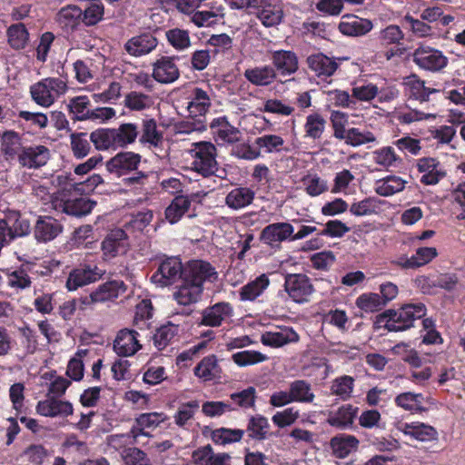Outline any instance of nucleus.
<instances>
[{
  "label": "nucleus",
  "mask_w": 465,
  "mask_h": 465,
  "mask_svg": "<svg viewBox=\"0 0 465 465\" xmlns=\"http://www.w3.org/2000/svg\"><path fill=\"white\" fill-rule=\"evenodd\" d=\"M412 61L419 68L432 73L441 71L449 63L448 57L440 50L425 45L414 50Z\"/></svg>",
  "instance_id": "0eeeda50"
},
{
  "label": "nucleus",
  "mask_w": 465,
  "mask_h": 465,
  "mask_svg": "<svg viewBox=\"0 0 465 465\" xmlns=\"http://www.w3.org/2000/svg\"><path fill=\"white\" fill-rule=\"evenodd\" d=\"M283 287L289 298L298 304L308 302L315 292L311 279L303 273L286 274Z\"/></svg>",
  "instance_id": "423d86ee"
},
{
  "label": "nucleus",
  "mask_w": 465,
  "mask_h": 465,
  "mask_svg": "<svg viewBox=\"0 0 465 465\" xmlns=\"http://www.w3.org/2000/svg\"><path fill=\"white\" fill-rule=\"evenodd\" d=\"M212 105L209 94L202 88L195 87L192 90L190 101L187 103V111L190 117H196L206 121V114Z\"/></svg>",
  "instance_id": "aec40b11"
},
{
  "label": "nucleus",
  "mask_w": 465,
  "mask_h": 465,
  "mask_svg": "<svg viewBox=\"0 0 465 465\" xmlns=\"http://www.w3.org/2000/svg\"><path fill=\"white\" fill-rule=\"evenodd\" d=\"M127 234L123 229L113 230L102 242V251L109 257H115L126 251Z\"/></svg>",
  "instance_id": "7c9ffc66"
},
{
  "label": "nucleus",
  "mask_w": 465,
  "mask_h": 465,
  "mask_svg": "<svg viewBox=\"0 0 465 465\" xmlns=\"http://www.w3.org/2000/svg\"><path fill=\"white\" fill-rule=\"evenodd\" d=\"M254 143L265 153H276L283 151L284 140L276 134H263L255 139Z\"/></svg>",
  "instance_id": "6e6d98bb"
},
{
  "label": "nucleus",
  "mask_w": 465,
  "mask_h": 465,
  "mask_svg": "<svg viewBox=\"0 0 465 465\" xmlns=\"http://www.w3.org/2000/svg\"><path fill=\"white\" fill-rule=\"evenodd\" d=\"M153 104L152 97L148 94L132 91L124 97V106L132 111H143L150 108Z\"/></svg>",
  "instance_id": "680f3d73"
},
{
  "label": "nucleus",
  "mask_w": 465,
  "mask_h": 465,
  "mask_svg": "<svg viewBox=\"0 0 465 465\" xmlns=\"http://www.w3.org/2000/svg\"><path fill=\"white\" fill-rule=\"evenodd\" d=\"M210 127L216 142L232 143L239 139V130L232 126L225 116L214 118Z\"/></svg>",
  "instance_id": "c85d7f7f"
},
{
  "label": "nucleus",
  "mask_w": 465,
  "mask_h": 465,
  "mask_svg": "<svg viewBox=\"0 0 465 465\" xmlns=\"http://www.w3.org/2000/svg\"><path fill=\"white\" fill-rule=\"evenodd\" d=\"M104 15V6L101 2L91 3L83 11V23L84 26H94L101 22Z\"/></svg>",
  "instance_id": "774afa93"
},
{
  "label": "nucleus",
  "mask_w": 465,
  "mask_h": 465,
  "mask_svg": "<svg viewBox=\"0 0 465 465\" xmlns=\"http://www.w3.org/2000/svg\"><path fill=\"white\" fill-rule=\"evenodd\" d=\"M30 95L36 104L45 108L50 107L55 102L44 79L30 86Z\"/></svg>",
  "instance_id": "603ef678"
},
{
  "label": "nucleus",
  "mask_w": 465,
  "mask_h": 465,
  "mask_svg": "<svg viewBox=\"0 0 465 465\" xmlns=\"http://www.w3.org/2000/svg\"><path fill=\"white\" fill-rule=\"evenodd\" d=\"M359 446L360 440L351 434L340 433L330 440L331 453L337 459H345L351 453L357 451Z\"/></svg>",
  "instance_id": "5701e85b"
},
{
  "label": "nucleus",
  "mask_w": 465,
  "mask_h": 465,
  "mask_svg": "<svg viewBox=\"0 0 465 465\" xmlns=\"http://www.w3.org/2000/svg\"><path fill=\"white\" fill-rule=\"evenodd\" d=\"M256 17L261 21L265 27H272L278 25L282 18L283 12L280 6L272 3V0L261 9L256 15Z\"/></svg>",
  "instance_id": "3c124183"
},
{
  "label": "nucleus",
  "mask_w": 465,
  "mask_h": 465,
  "mask_svg": "<svg viewBox=\"0 0 465 465\" xmlns=\"http://www.w3.org/2000/svg\"><path fill=\"white\" fill-rule=\"evenodd\" d=\"M381 203V200L376 197H367L360 202L353 203L350 207V212L355 216L370 215L377 213Z\"/></svg>",
  "instance_id": "e2e57ef3"
},
{
  "label": "nucleus",
  "mask_w": 465,
  "mask_h": 465,
  "mask_svg": "<svg viewBox=\"0 0 465 465\" xmlns=\"http://www.w3.org/2000/svg\"><path fill=\"white\" fill-rule=\"evenodd\" d=\"M327 121L320 113H312L306 116L305 124L303 125L305 137L312 140H319L322 138Z\"/></svg>",
  "instance_id": "8fccbe9b"
},
{
  "label": "nucleus",
  "mask_w": 465,
  "mask_h": 465,
  "mask_svg": "<svg viewBox=\"0 0 465 465\" xmlns=\"http://www.w3.org/2000/svg\"><path fill=\"white\" fill-rule=\"evenodd\" d=\"M191 203L187 195L175 196L164 211L165 219L172 224L176 223L189 211Z\"/></svg>",
  "instance_id": "58836bf2"
},
{
  "label": "nucleus",
  "mask_w": 465,
  "mask_h": 465,
  "mask_svg": "<svg viewBox=\"0 0 465 465\" xmlns=\"http://www.w3.org/2000/svg\"><path fill=\"white\" fill-rule=\"evenodd\" d=\"M33 232L36 242H48L63 232V225L52 216L40 215L36 219Z\"/></svg>",
  "instance_id": "f8f14e48"
},
{
  "label": "nucleus",
  "mask_w": 465,
  "mask_h": 465,
  "mask_svg": "<svg viewBox=\"0 0 465 465\" xmlns=\"http://www.w3.org/2000/svg\"><path fill=\"white\" fill-rule=\"evenodd\" d=\"M268 357L253 350L238 351L232 355V361L239 367H246L265 361Z\"/></svg>",
  "instance_id": "0e129e2a"
},
{
  "label": "nucleus",
  "mask_w": 465,
  "mask_h": 465,
  "mask_svg": "<svg viewBox=\"0 0 465 465\" xmlns=\"http://www.w3.org/2000/svg\"><path fill=\"white\" fill-rule=\"evenodd\" d=\"M114 129L117 148H124L134 143L139 135L138 126L133 123L121 124L118 128Z\"/></svg>",
  "instance_id": "de8ad7c7"
},
{
  "label": "nucleus",
  "mask_w": 465,
  "mask_h": 465,
  "mask_svg": "<svg viewBox=\"0 0 465 465\" xmlns=\"http://www.w3.org/2000/svg\"><path fill=\"white\" fill-rule=\"evenodd\" d=\"M95 205V201L81 195L79 197L64 200L62 203V210L68 215L81 217L89 214Z\"/></svg>",
  "instance_id": "473e14b6"
},
{
  "label": "nucleus",
  "mask_w": 465,
  "mask_h": 465,
  "mask_svg": "<svg viewBox=\"0 0 465 465\" xmlns=\"http://www.w3.org/2000/svg\"><path fill=\"white\" fill-rule=\"evenodd\" d=\"M29 32L23 23L11 25L6 30L7 43L14 50L25 48L29 42Z\"/></svg>",
  "instance_id": "a19ab883"
},
{
  "label": "nucleus",
  "mask_w": 465,
  "mask_h": 465,
  "mask_svg": "<svg viewBox=\"0 0 465 465\" xmlns=\"http://www.w3.org/2000/svg\"><path fill=\"white\" fill-rule=\"evenodd\" d=\"M102 273L96 266L92 267L86 263H81L72 269L67 276L65 287L69 292L76 291L85 285L97 282Z\"/></svg>",
  "instance_id": "1a4fd4ad"
},
{
  "label": "nucleus",
  "mask_w": 465,
  "mask_h": 465,
  "mask_svg": "<svg viewBox=\"0 0 465 465\" xmlns=\"http://www.w3.org/2000/svg\"><path fill=\"white\" fill-rule=\"evenodd\" d=\"M180 325L168 322L159 327L153 334V344L159 350L165 349L180 332Z\"/></svg>",
  "instance_id": "79ce46f5"
},
{
  "label": "nucleus",
  "mask_w": 465,
  "mask_h": 465,
  "mask_svg": "<svg viewBox=\"0 0 465 465\" xmlns=\"http://www.w3.org/2000/svg\"><path fill=\"white\" fill-rule=\"evenodd\" d=\"M268 419L262 414L251 415L248 419L245 433L248 440L263 441L272 436Z\"/></svg>",
  "instance_id": "bb28decb"
},
{
  "label": "nucleus",
  "mask_w": 465,
  "mask_h": 465,
  "mask_svg": "<svg viewBox=\"0 0 465 465\" xmlns=\"http://www.w3.org/2000/svg\"><path fill=\"white\" fill-rule=\"evenodd\" d=\"M218 277L215 268L206 261L191 260L184 264L183 280L173 293V300L180 305L196 303L203 292V284L213 282Z\"/></svg>",
  "instance_id": "f257e3e1"
},
{
  "label": "nucleus",
  "mask_w": 465,
  "mask_h": 465,
  "mask_svg": "<svg viewBox=\"0 0 465 465\" xmlns=\"http://www.w3.org/2000/svg\"><path fill=\"white\" fill-rule=\"evenodd\" d=\"M233 308L230 302H220L205 308L202 312L201 325L219 327L232 316Z\"/></svg>",
  "instance_id": "2eb2a0df"
},
{
  "label": "nucleus",
  "mask_w": 465,
  "mask_h": 465,
  "mask_svg": "<svg viewBox=\"0 0 465 465\" xmlns=\"http://www.w3.org/2000/svg\"><path fill=\"white\" fill-rule=\"evenodd\" d=\"M91 102L86 95L75 96L69 100L67 104L69 114L73 120H87L90 113Z\"/></svg>",
  "instance_id": "864d4df0"
},
{
  "label": "nucleus",
  "mask_w": 465,
  "mask_h": 465,
  "mask_svg": "<svg viewBox=\"0 0 465 465\" xmlns=\"http://www.w3.org/2000/svg\"><path fill=\"white\" fill-rule=\"evenodd\" d=\"M89 139L99 151L117 148L114 128H98L90 134Z\"/></svg>",
  "instance_id": "a18cd8bd"
},
{
  "label": "nucleus",
  "mask_w": 465,
  "mask_h": 465,
  "mask_svg": "<svg viewBox=\"0 0 465 465\" xmlns=\"http://www.w3.org/2000/svg\"><path fill=\"white\" fill-rule=\"evenodd\" d=\"M339 31L348 36H361L372 29V23L368 19L354 15H344L338 25Z\"/></svg>",
  "instance_id": "a878e982"
},
{
  "label": "nucleus",
  "mask_w": 465,
  "mask_h": 465,
  "mask_svg": "<svg viewBox=\"0 0 465 465\" xmlns=\"http://www.w3.org/2000/svg\"><path fill=\"white\" fill-rule=\"evenodd\" d=\"M400 430L404 435L422 442L437 441L439 439L436 428L424 422H405Z\"/></svg>",
  "instance_id": "412c9836"
},
{
  "label": "nucleus",
  "mask_w": 465,
  "mask_h": 465,
  "mask_svg": "<svg viewBox=\"0 0 465 465\" xmlns=\"http://www.w3.org/2000/svg\"><path fill=\"white\" fill-rule=\"evenodd\" d=\"M255 196V193L249 187H236L228 193L225 197L226 205L232 210L242 209L250 205Z\"/></svg>",
  "instance_id": "e433bc0d"
},
{
  "label": "nucleus",
  "mask_w": 465,
  "mask_h": 465,
  "mask_svg": "<svg viewBox=\"0 0 465 465\" xmlns=\"http://www.w3.org/2000/svg\"><path fill=\"white\" fill-rule=\"evenodd\" d=\"M378 40L381 45L385 47L398 46L403 44L404 33L399 25H389L380 31Z\"/></svg>",
  "instance_id": "5fc2aeb1"
},
{
  "label": "nucleus",
  "mask_w": 465,
  "mask_h": 465,
  "mask_svg": "<svg viewBox=\"0 0 465 465\" xmlns=\"http://www.w3.org/2000/svg\"><path fill=\"white\" fill-rule=\"evenodd\" d=\"M22 135L14 131L6 130L1 136V153L6 161H13L18 159L22 149Z\"/></svg>",
  "instance_id": "c756f323"
},
{
  "label": "nucleus",
  "mask_w": 465,
  "mask_h": 465,
  "mask_svg": "<svg viewBox=\"0 0 465 465\" xmlns=\"http://www.w3.org/2000/svg\"><path fill=\"white\" fill-rule=\"evenodd\" d=\"M163 135L157 129L156 121L153 118H144L142 121V134L139 138L140 143L149 147L157 148L162 145Z\"/></svg>",
  "instance_id": "c9c22d12"
},
{
  "label": "nucleus",
  "mask_w": 465,
  "mask_h": 465,
  "mask_svg": "<svg viewBox=\"0 0 465 465\" xmlns=\"http://www.w3.org/2000/svg\"><path fill=\"white\" fill-rule=\"evenodd\" d=\"M426 311V306L421 302L404 304L398 310L389 309L376 316L373 327L375 330L402 331L412 327L416 320L425 316Z\"/></svg>",
  "instance_id": "7ed1b4c3"
},
{
  "label": "nucleus",
  "mask_w": 465,
  "mask_h": 465,
  "mask_svg": "<svg viewBox=\"0 0 465 465\" xmlns=\"http://www.w3.org/2000/svg\"><path fill=\"white\" fill-rule=\"evenodd\" d=\"M184 265L178 256H164L151 276V282L158 287H168L183 280Z\"/></svg>",
  "instance_id": "39448f33"
},
{
  "label": "nucleus",
  "mask_w": 465,
  "mask_h": 465,
  "mask_svg": "<svg viewBox=\"0 0 465 465\" xmlns=\"http://www.w3.org/2000/svg\"><path fill=\"white\" fill-rule=\"evenodd\" d=\"M245 434L242 429H230L221 427L212 430L210 433L211 440L217 445H227L240 442Z\"/></svg>",
  "instance_id": "49530a36"
},
{
  "label": "nucleus",
  "mask_w": 465,
  "mask_h": 465,
  "mask_svg": "<svg viewBox=\"0 0 465 465\" xmlns=\"http://www.w3.org/2000/svg\"><path fill=\"white\" fill-rule=\"evenodd\" d=\"M357 411L358 408L351 404L342 405L335 413L329 416L327 421L332 427L346 429L353 424Z\"/></svg>",
  "instance_id": "ea45409f"
},
{
  "label": "nucleus",
  "mask_w": 465,
  "mask_h": 465,
  "mask_svg": "<svg viewBox=\"0 0 465 465\" xmlns=\"http://www.w3.org/2000/svg\"><path fill=\"white\" fill-rule=\"evenodd\" d=\"M306 64L311 71L322 78L333 75L339 66L335 59L322 53L310 54L306 59Z\"/></svg>",
  "instance_id": "4be33fe9"
},
{
  "label": "nucleus",
  "mask_w": 465,
  "mask_h": 465,
  "mask_svg": "<svg viewBox=\"0 0 465 465\" xmlns=\"http://www.w3.org/2000/svg\"><path fill=\"white\" fill-rule=\"evenodd\" d=\"M5 217L11 230V239L15 240L17 237H24L31 232V224L28 219L23 218L19 211L8 210L5 213Z\"/></svg>",
  "instance_id": "c03bdc74"
},
{
  "label": "nucleus",
  "mask_w": 465,
  "mask_h": 465,
  "mask_svg": "<svg viewBox=\"0 0 465 465\" xmlns=\"http://www.w3.org/2000/svg\"><path fill=\"white\" fill-rule=\"evenodd\" d=\"M293 232L294 228L290 223H273L262 230L259 240L271 248H280L282 242H292Z\"/></svg>",
  "instance_id": "6e6552de"
},
{
  "label": "nucleus",
  "mask_w": 465,
  "mask_h": 465,
  "mask_svg": "<svg viewBox=\"0 0 465 465\" xmlns=\"http://www.w3.org/2000/svg\"><path fill=\"white\" fill-rule=\"evenodd\" d=\"M138 335L139 333L134 330L123 329L119 331L114 341V351L123 357L134 355L142 347L137 339Z\"/></svg>",
  "instance_id": "a211bd4d"
},
{
  "label": "nucleus",
  "mask_w": 465,
  "mask_h": 465,
  "mask_svg": "<svg viewBox=\"0 0 465 465\" xmlns=\"http://www.w3.org/2000/svg\"><path fill=\"white\" fill-rule=\"evenodd\" d=\"M50 159V150L45 145H30L22 149L18 155L21 166L37 169L45 165Z\"/></svg>",
  "instance_id": "ddd939ff"
},
{
  "label": "nucleus",
  "mask_w": 465,
  "mask_h": 465,
  "mask_svg": "<svg viewBox=\"0 0 465 465\" xmlns=\"http://www.w3.org/2000/svg\"><path fill=\"white\" fill-rule=\"evenodd\" d=\"M243 75L251 84L256 86H268L277 78L275 70L271 65L246 69Z\"/></svg>",
  "instance_id": "f704fd0d"
},
{
  "label": "nucleus",
  "mask_w": 465,
  "mask_h": 465,
  "mask_svg": "<svg viewBox=\"0 0 465 465\" xmlns=\"http://www.w3.org/2000/svg\"><path fill=\"white\" fill-rule=\"evenodd\" d=\"M402 84L406 95L420 103L429 101L431 94L439 93L438 89L427 87L425 81L421 80L417 74H411L406 77Z\"/></svg>",
  "instance_id": "393cba45"
},
{
  "label": "nucleus",
  "mask_w": 465,
  "mask_h": 465,
  "mask_svg": "<svg viewBox=\"0 0 465 465\" xmlns=\"http://www.w3.org/2000/svg\"><path fill=\"white\" fill-rule=\"evenodd\" d=\"M36 411L45 417H68L73 414L74 408L73 404L68 401L46 396L45 400L37 402Z\"/></svg>",
  "instance_id": "dca6fc26"
},
{
  "label": "nucleus",
  "mask_w": 465,
  "mask_h": 465,
  "mask_svg": "<svg viewBox=\"0 0 465 465\" xmlns=\"http://www.w3.org/2000/svg\"><path fill=\"white\" fill-rule=\"evenodd\" d=\"M268 54L276 75L290 76L298 71L299 59L295 52L280 49L270 50Z\"/></svg>",
  "instance_id": "9d476101"
},
{
  "label": "nucleus",
  "mask_w": 465,
  "mask_h": 465,
  "mask_svg": "<svg viewBox=\"0 0 465 465\" xmlns=\"http://www.w3.org/2000/svg\"><path fill=\"white\" fill-rule=\"evenodd\" d=\"M270 284V280L266 274H261L256 277L253 281L243 285L240 291V300L241 301H250L252 302L260 295L263 293V292L268 288Z\"/></svg>",
  "instance_id": "4c0bfd02"
},
{
  "label": "nucleus",
  "mask_w": 465,
  "mask_h": 465,
  "mask_svg": "<svg viewBox=\"0 0 465 465\" xmlns=\"http://www.w3.org/2000/svg\"><path fill=\"white\" fill-rule=\"evenodd\" d=\"M401 24L416 37H427L432 35V27L430 25L422 19L414 18L410 14L404 15Z\"/></svg>",
  "instance_id": "bf43d9fd"
},
{
  "label": "nucleus",
  "mask_w": 465,
  "mask_h": 465,
  "mask_svg": "<svg viewBox=\"0 0 465 465\" xmlns=\"http://www.w3.org/2000/svg\"><path fill=\"white\" fill-rule=\"evenodd\" d=\"M199 408L200 403L196 400L182 403L173 417L175 424L179 427H184L193 418Z\"/></svg>",
  "instance_id": "69168bd1"
},
{
  "label": "nucleus",
  "mask_w": 465,
  "mask_h": 465,
  "mask_svg": "<svg viewBox=\"0 0 465 465\" xmlns=\"http://www.w3.org/2000/svg\"><path fill=\"white\" fill-rule=\"evenodd\" d=\"M82 15L83 10L79 6L69 5L59 10L56 21L64 33L73 35L84 27Z\"/></svg>",
  "instance_id": "9b49d317"
},
{
  "label": "nucleus",
  "mask_w": 465,
  "mask_h": 465,
  "mask_svg": "<svg viewBox=\"0 0 465 465\" xmlns=\"http://www.w3.org/2000/svg\"><path fill=\"white\" fill-rule=\"evenodd\" d=\"M190 153L193 157L192 169L203 177L212 176L216 171L217 149L211 142L193 143Z\"/></svg>",
  "instance_id": "20e7f679"
},
{
  "label": "nucleus",
  "mask_w": 465,
  "mask_h": 465,
  "mask_svg": "<svg viewBox=\"0 0 465 465\" xmlns=\"http://www.w3.org/2000/svg\"><path fill=\"white\" fill-rule=\"evenodd\" d=\"M354 388V379L351 376L343 375L336 378L331 386V394L346 401L351 397Z\"/></svg>",
  "instance_id": "13d9d810"
},
{
  "label": "nucleus",
  "mask_w": 465,
  "mask_h": 465,
  "mask_svg": "<svg viewBox=\"0 0 465 465\" xmlns=\"http://www.w3.org/2000/svg\"><path fill=\"white\" fill-rule=\"evenodd\" d=\"M289 390L293 402L312 403L315 395L312 391V385L305 380H295L289 385Z\"/></svg>",
  "instance_id": "09e8293b"
},
{
  "label": "nucleus",
  "mask_w": 465,
  "mask_h": 465,
  "mask_svg": "<svg viewBox=\"0 0 465 465\" xmlns=\"http://www.w3.org/2000/svg\"><path fill=\"white\" fill-rule=\"evenodd\" d=\"M407 182L396 175H388L376 182L375 193L381 196H391L404 190Z\"/></svg>",
  "instance_id": "37998d69"
},
{
  "label": "nucleus",
  "mask_w": 465,
  "mask_h": 465,
  "mask_svg": "<svg viewBox=\"0 0 465 465\" xmlns=\"http://www.w3.org/2000/svg\"><path fill=\"white\" fill-rule=\"evenodd\" d=\"M142 155L133 151H121L111 157L105 163V169L122 181L125 186H143L149 177V173L140 171Z\"/></svg>",
  "instance_id": "f03ea898"
},
{
  "label": "nucleus",
  "mask_w": 465,
  "mask_h": 465,
  "mask_svg": "<svg viewBox=\"0 0 465 465\" xmlns=\"http://www.w3.org/2000/svg\"><path fill=\"white\" fill-rule=\"evenodd\" d=\"M90 142V139H87V133H72L70 144L74 156L77 159L85 157L91 151Z\"/></svg>",
  "instance_id": "052dcab7"
},
{
  "label": "nucleus",
  "mask_w": 465,
  "mask_h": 465,
  "mask_svg": "<svg viewBox=\"0 0 465 465\" xmlns=\"http://www.w3.org/2000/svg\"><path fill=\"white\" fill-rule=\"evenodd\" d=\"M195 465H231L232 457L229 453H214L211 444L197 448L192 453Z\"/></svg>",
  "instance_id": "6ab92c4d"
},
{
  "label": "nucleus",
  "mask_w": 465,
  "mask_h": 465,
  "mask_svg": "<svg viewBox=\"0 0 465 465\" xmlns=\"http://www.w3.org/2000/svg\"><path fill=\"white\" fill-rule=\"evenodd\" d=\"M193 374L203 382L221 379L222 368L215 354L203 357L194 367Z\"/></svg>",
  "instance_id": "b1692460"
},
{
  "label": "nucleus",
  "mask_w": 465,
  "mask_h": 465,
  "mask_svg": "<svg viewBox=\"0 0 465 465\" xmlns=\"http://www.w3.org/2000/svg\"><path fill=\"white\" fill-rule=\"evenodd\" d=\"M417 170L423 173L420 181L425 185H435L446 175V173L441 169L440 161L433 157L418 159Z\"/></svg>",
  "instance_id": "f3484780"
},
{
  "label": "nucleus",
  "mask_w": 465,
  "mask_h": 465,
  "mask_svg": "<svg viewBox=\"0 0 465 465\" xmlns=\"http://www.w3.org/2000/svg\"><path fill=\"white\" fill-rule=\"evenodd\" d=\"M174 56H162L153 64V77L161 84H171L180 76V71L175 64Z\"/></svg>",
  "instance_id": "4468645a"
},
{
  "label": "nucleus",
  "mask_w": 465,
  "mask_h": 465,
  "mask_svg": "<svg viewBox=\"0 0 465 465\" xmlns=\"http://www.w3.org/2000/svg\"><path fill=\"white\" fill-rule=\"evenodd\" d=\"M157 44L156 37L150 33H145L129 39L124 45V49L130 55L142 56L155 49Z\"/></svg>",
  "instance_id": "cd10ccee"
},
{
  "label": "nucleus",
  "mask_w": 465,
  "mask_h": 465,
  "mask_svg": "<svg viewBox=\"0 0 465 465\" xmlns=\"http://www.w3.org/2000/svg\"><path fill=\"white\" fill-rule=\"evenodd\" d=\"M356 305L366 312H377L385 306L380 294L374 292L360 295L356 300Z\"/></svg>",
  "instance_id": "338daca9"
},
{
  "label": "nucleus",
  "mask_w": 465,
  "mask_h": 465,
  "mask_svg": "<svg viewBox=\"0 0 465 465\" xmlns=\"http://www.w3.org/2000/svg\"><path fill=\"white\" fill-rule=\"evenodd\" d=\"M426 399L422 393L406 391L400 393L394 399L396 406L411 412L422 413L428 411L423 404Z\"/></svg>",
  "instance_id": "72a5a7b5"
},
{
  "label": "nucleus",
  "mask_w": 465,
  "mask_h": 465,
  "mask_svg": "<svg viewBox=\"0 0 465 465\" xmlns=\"http://www.w3.org/2000/svg\"><path fill=\"white\" fill-rule=\"evenodd\" d=\"M123 282L109 281L100 284L93 292V298L96 302H104L115 299L119 295V288Z\"/></svg>",
  "instance_id": "4d7b16f0"
},
{
  "label": "nucleus",
  "mask_w": 465,
  "mask_h": 465,
  "mask_svg": "<svg viewBox=\"0 0 465 465\" xmlns=\"http://www.w3.org/2000/svg\"><path fill=\"white\" fill-rule=\"evenodd\" d=\"M29 269L27 265L22 264L16 269H4L3 272L6 276L8 287L16 292L29 289L32 285L31 277L28 274Z\"/></svg>",
  "instance_id": "2f4dec72"
}]
</instances>
